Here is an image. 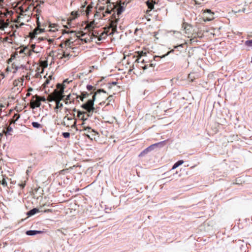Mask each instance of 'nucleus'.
Here are the masks:
<instances>
[{
    "label": "nucleus",
    "mask_w": 252,
    "mask_h": 252,
    "mask_svg": "<svg viewBox=\"0 0 252 252\" xmlns=\"http://www.w3.org/2000/svg\"><path fill=\"white\" fill-rule=\"evenodd\" d=\"M63 34H70L71 35H73L74 36V38H73L71 36L66 39L63 44L62 43L61 44V46L63 48V45H64V46L66 47L67 50H73L74 49H76V47H72V46L73 45L74 41H75V37H78V35H76L75 32L73 31L64 30L63 31Z\"/></svg>",
    "instance_id": "obj_1"
},
{
    "label": "nucleus",
    "mask_w": 252,
    "mask_h": 252,
    "mask_svg": "<svg viewBox=\"0 0 252 252\" xmlns=\"http://www.w3.org/2000/svg\"><path fill=\"white\" fill-rule=\"evenodd\" d=\"M166 140L161 141L158 143H156L155 144H153L149 147H148L147 148L144 149L142 152H141V153L139 155V157H143L148 154L149 152L152 151L155 148H161L163 147L165 144Z\"/></svg>",
    "instance_id": "obj_2"
},
{
    "label": "nucleus",
    "mask_w": 252,
    "mask_h": 252,
    "mask_svg": "<svg viewBox=\"0 0 252 252\" xmlns=\"http://www.w3.org/2000/svg\"><path fill=\"white\" fill-rule=\"evenodd\" d=\"M81 107L88 112L89 114L87 115L88 117H90L91 115L90 114L93 113L95 109L94 107V103L93 102V101H89V100L86 103L82 104L81 105Z\"/></svg>",
    "instance_id": "obj_3"
},
{
    "label": "nucleus",
    "mask_w": 252,
    "mask_h": 252,
    "mask_svg": "<svg viewBox=\"0 0 252 252\" xmlns=\"http://www.w3.org/2000/svg\"><path fill=\"white\" fill-rule=\"evenodd\" d=\"M64 87H63L62 88H61V90L60 92H58L57 90H55L54 94L51 96V99L50 100V101L53 100H59L60 98L62 97V99L63 98L64 95H63L64 92Z\"/></svg>",
    "instance_id": "obj_4"
},
{
    "label": "nucleus",
    "mask_w": 252,
    "mask_h": 252,
    "mask_svg": "<svg viewBox=\"0 0 252 252\" xmlns=\"http://www.w3.org/2000/svg\"><path fill=\"white\" fill-rule=\"evenodd\" d=\"M204 13L207 15L204 21H210L214 19V13L212 12L211 10L207 9L204 11Z\"/></svg>",
    "instance_id": "obj_5"
},
{
    "label": "nucleus",
    "mask_w": 252,
    "mask_h": 252,
    "mask_svg": "<svg viewBox=\"0 0 252 252\" xmlns=\"http://www.w3.org/2000/svg\"><path fill=\"white\" fill-rule=\"evenodd\" d=\"M42 231L40 230H30L26 231V234L29 236H33L38 234L42 233Z\"/></svg>",
    "instance_id": "obj_6"
},
{
    "label": "nucleus",
    "mask_w": 252,
    "mask_h": 252,
    "mask_svg": "<svg viewBox=\"0 0 252 252\" xmlns=\"http://www.w3.org/2000/svg\"><path fill=\"white\" fill-rule=\"evenodd\" d=\"M125 3H123L120 6H118L117 9V14L119 16L121 15L125 10Z\"/></svg>",
    "instance_id": "obj_7"
},
{
    "label": "nucleus",
    "mask_w": 252,
    "mask_h": 252,
    "mask_svg": "<svg viewBox=\"0 0 252 252\" xmlns=\"http://www.w3.org/2000/svg\"><path fill=\"white\" fill-rule=\"evenodd\" d=\"M41 105V102H39L38 98H36L35 100H32L31 102V108L34 109L35 107H39Z\"/></svg>",
    "instance_id": "obj_8"
},
{
    "label": "nucleus",
    "mask_w": 252,
    "mask_h": 252,
    "mask_svg": "<svg viewBox=\"0 0 252 252\" xmlns=\"http://www.w3.org/2000/svg\"><path fill=\"white\" fill-rule=\"evenodd\" d=\"M9 25L8 22H5L3 19H0V30L4 31V29L7 28Z\"/></svg>",
    "instance_id": "obj_9"
},
{
    "label": "nucleus",
    "mask_w": 252,
    "mask_h": 252,
    "mask_svg": "<svg viewBox=\"0 0 252 252\" xmlns=\"http://www.w3.org/2000/svg\"><path fill=\"white\" fill-rule=\"evenodd\" d=\"M39 212V211L38 209H37L36 208H34L31 210L29 212H28L27 213V215L29 217H30V216L35 215V214H36L37 213H38Z\"/></svg>",
    "instance_id": "obj_10"
},
{
    "label": "nucleus",
    "mask_w": 252,
    "mask_h": 252,
    "mask_svg": "<svg viewBox=\"0 0 252 252\" xmlns=\"http://www.w3.org/2000/svg\"><path fill=\"white\" fill-rule=\"evenodd\" d=\"M156 3L155 1H154L153 0H148L146 2V4L148 7V8L151 10L153 9H154V4Z\"/></svg>",
    "instance_id": "obj_11"
},
{
    "label": "nucleus",
    "mask_w": 252,
    "mask_h": 252,
    "mask_svg": "<svg viewBox=\"0 0 252 252\" xmlns=\"http://www.w3.org/2000/svg\"><path fill=\"white\" fill-rule=\"evenodd\" d=\"M184 163V161L182 160H180L177 161L176 163H174L173 166H172L171 170H174L177 168L180 165H182Z\"/></svg>",
    "instance_id": "obj_12"
},
{
    "label": "nucleus",
    "mask_w": 252,
    "mask_h": 252,
    "mask_svg": "<svg viewBox=\"0 0 252 252\" xmlns=\"http://www.w3.org/2000/svg\"><path fill=\"white\" fill-rule=\"evenodd\" d=\"M72 80H69V79H65V80L63 81V85H61V84H58L57 85L58 88V89H60V88H62V87H64V84H65V83H70V82H72Z\"/></svg>",
    "instance_id": "obj_13"
},
{
    "label": "nucleus",
    "mask_w": 252,
    "mask_h": 252,
    "mask_svg": "<svg viewBox=\"0 0 252 252\" xmlns=\"http://www.w3.org/2000/svg\"><path fill=\"white\" fill-rule=\"evenodd\" d=\"M62 100V97L60 98L59 100H55L56 101V108H59L63 107V103H61V100Z\"/></svg>",
    "instance_id": "obj_14"
},
{
    "label": "nucleus",
    "mask_w": 252,
    "mask_h": 252,
    "mask_svg": "<svg viewBox=\"0 0 252 252\" xmlns=\"http://www.w3.org/2000/svg\"><path fill=\"white\" fill-rule=\"evenodd\" d=\"M32 125L34 128H39L42 127L41 125L36 122H32Z\"/></svg>",
    "instance_id": "obj_15"
},
{
    "label": "nucleus",
    "mask_w": 252,
    "mask_h": 252,
    "mask_svg": "<svg viewBox=\"0 0 252 252\" xmlns=\"http://www.w3.org/2000/svg\"><path fill=\"white\" fill-rule=\"evenodd\" d=\"M107 36V34L105 32H102L100 35L98 36V40L100 41L105 39Z\"/></svg>",
    "instance_id": "obj_16"
},
{
    "label": "nucleus",
    "mask_w": 252,
    "mask_h": 252,
    "mask_svg": "<svg viewBox=\"0 0 252 252\" xmlns=\"http://www.w3.org/2000/svg\"><path fill=\"white\" fill-rule=\"evenodd\" d=\"M44 32L43 29L36 28L34 30V33L35 34H38Z\"/></svg>",
    "instance_id": "obj_17"
},
{
    "label": "nucleus",
    "mask_w": 252,
    "mask_h": 252,
    "mask_svg": "<svg viewBox=\"0 0 252 252\" xmlns=\"http://www.w3.org/2000/svg\"><path fill=\"white\" fill-rule=\"evenodd\" d=\"M34 98H38V100H39L40 102L41 101H45L46 100V99L44 96L40 97L37 95H36L33 96V99Z\"/></svg>",
    "instance_id": "obj_18"
},
{
    "label": "nucleus",
    "mask_w": 252,
    "mask_h": 252,
    "mask_svg": "<svg viewBox=\"0 0 252 252\" xmlns=\"http://www.w3.org/2000/svg\"><path fill=\"white\" fill-rule=\"evenodd\" d=\"M71 16H73L72 19H74L79 16V14L78 13V11H72L71 13Z\"/></svg>",
    "instance_id": "obj_19"
},
{
    "label": "nucleus",
    "mask_w": 252,
    "mask_h": 252,
    "mask_svg": "<svg viewBox=\"0 0 252 252\" xmlns=\"http://www.w3.org/2000/svg\"><path fill=\"white\" fill-rule=\"evenodd\" d=\"M118 22V20H116L115 21H113L112 23L111 24V27L112 28V30L114 32L116 31L117 30V26L115 24Z\"/></svg>",
    "instance_id": "obj_20"
},
{
    "label": "nucleus",
    "mask_w": 252,
    "mask_h": 252,
    "mask_svg": "<svg viewBox=\"0 0 252 252\" xmlns=\"http://www.w3.org/2000/svg\"><path fill=\"white\" fill-rule=\"evenodd\" d=\"M245 44L248 47L252 48V39L246 40L245 42Z\"/></svg>",
    "instance_id": "obj_21"
},
{
    "label": "nucleus",
    "mask_w": 252,
    "mask_h": 252,
    "mask_svg": "<svg viewBox=\"0 0 252 252\" xmlns=\"http://www.w3.org/2000/svg\"><path fill=\"white\" fill-rule=\"evenodd\" d=\"M92 8V6L90 5L87 6V7H86V13L87 15H88L89 14Z\"/></svg>",
    "instance_id": "obj_22"
},
{
    "label": "nucleus",
    "mask_w": 252,
    "mask_h": 252,
    "mask_svg": "<svg viewBox=\"0 0 252 252\" xmlns=\"http://www.w3.org/2000/svg\"><path fill=\"white\" fill-rule=\"evenodd\" d=\"M0 184L4 187H5L7 186V182H6V180L3 177H2L1 181L0 180Z\"/></svg>",
    "instance_id": "obj_23"
},
{
    "label": "nucleus",
    "mask_w": 252,
    "mask_h": 252,
    "mask_svg": "<svg viewBox=\"0 0 252 252\" xmlns=\"http://www.w3.org/2000/svg\"><path fill=\"white\" fill-rule=\"evenodd\" d=\"M12 66H13V68H15L16 70H18L20 68H22V69L24 68V66H23V65H21L20 66H16V65L12 64Z\"/></svg>",
    "instance_id": "obj_24"
},
{
    "label": "nucleus",
    "mask_w": 252,
    "mask_h": 252,
    "mask_svg": "<svg viewBox=\"0 0 252 252\" xmlns=\"http://www.w3.org/2000/svg\"><path fill=\"white\" fill-rule=\"evenodd\" d=\"M62 135L64 138H69L70 136V133H69L68 132H63Z\"/></svg>",
    "instance_id": "obj_25"
},
{
    "label": "nucleus",
    "mask_w": 252,
    "mask_h": 252,
    "mask_svg": "<svg viewBox=\"0 0 252 252\" xmlns=\"http://www.w3.org/2000/svg\"><path fill=\"white\" fill-rule=\"evenodd\" d=\"M73 95H76V98H80L81 100V101H83L84 100V99L85 98H86V96H82L81 95L80 96V95H76V94H73Z\"/></svg>",
    "instance_id": "obj_26"
},
{
    "label": "nucleus",
    "mask_w": 252,
    "mask_h": 252,
    "mask_svg": "<svg viewBox=\"0 0 252 252\" xmlns=\"http://www.w3.org/2000/svg\"><path fill=\"white\" fill-rule=\"evenodd\" d=\"M19 118H20V115H19L15 114L14 116V117H13V119H15V120H14L13 123H15L16 121H18V120L19 119Z\"/></svg>",
    "instance_id": "obj_27"
},
{
    "label": "nucleus",
    "mask_w": 252,
    "mask_h": 252,
    "mask_svg": "<svg viewBox=\"0 0 252 252\" xmlns=\"http://www.w3.org/2000/svg\"><path fill=\"white\" fill-rule=\"evenodd\" d=\"M80 119L81 120H82L83 122H84L85 121L87 120L88 119L87 118H85V114H83L81 118H80ZM84 124V123L83 122V123L82 124V125H83Z\"/></svg>",
    "instance_id": "obj_28"
},
{
    "label": "nucleus",
    "mask_w": 252,
    "mask_h": 252,
    "mask_svg": "<svg viewBox=\"0 0 252 252\" xmlns=\"http://www.w3.org/2000/svg\"><path fill=\"white\" fill-rule=\"evenodd\" d=\"M77 113H78V117L79 118H81V116L83 114H85V113H86L85 112H81V111H78Z\"/></svg>",
    "instance_id": "obj_29"
},
{
    "label": "nucleus",
    "mask_w": 252,
    "mask_h": 252,
    "mask_svg": "<svg viewBox=\"0 0 252 252\" xmlns=\"http://www.w3.org/2000/svg\"><path fill=\"white\" fill-rule=\"evenodd\" d=\"M71 95L70 94H68L66 96V100H70L71 99L73 100L74 99V98H71Z\"/></svg>",
    "instance_id": "obj_30"
},
{
    "label": "nucleus",
    "mask_w": 252,
    "mask_h": 252,
    "mask_svg": "<svg viewBox=\"0 0 252 252\" xmlns=\"http://www.w3.org/2000/svg\"><path fill=\"white\" fill-rule=\"evenodd\" d=\"M184 45H185V44H180L179 45L174 46V48L179 49V48H183V46Z\"/></svg>",
    "instance_id": "obj_31"
},
{
    "label": "nucleus",
    "mask_w": 252,
    "mask_h": 252,
    "mask_svg": "<svg viewBox=\"0 0 252 252\" xmlns=\"http://www.w3.org/2000/svg\"><path fill=\"white\" fill-rule=\"evenodd\" d=\"M70 56H71L70 54H69V53L66 54L65 52L63 53V57L64 58H69Z\"/></svg>",
    "instance_id": "obj_32"
},
{
    "label": "nucleus",
    "mask_w": 252,
    "mask_h": 252,
    "mask_svg": "<svg viewBox=\"0 0 252 252\" xmlns=\"http://www.w3.org/2000/svg\"><path fill=\"white\" fill-rule=\"evenodd\" d=\"M93 86L91 85H88L87 86V89L88 91H91L93 89Z\"/></svg>",
    "instance_id": "obj_33"
},
{
    "label": "nucleus",
    "mask_w": 252,
    "mask_h": 252,
    "mask_svg": "<svg viewBox=\"0 0 252 252\" xmlns=\"http://www.w3.org/2000/svg\"><path fill=\"white\" fill-rule=\"evenodd\" d=\"M97 93H96L94 94L93 95V98L92 99H89V101H93V102L94 103V101L95 99V95Z\"/></svg>",
    "instance_id": "obj_34"
},
{
    "label": "nucleus",
    "mask_w": 252,
    "mask_h": 252,
    "mask_svg": "<svg viewBox=\"0 0 252 252\" xmlns=\"http://www.w3.org/2000/svg\"><path fill=\"white\" fill-rule=\"evenodd\" d=\"M81 95L82 96H86V97H88L89 95V94H88L86 92H83L81 94Z\"/></svg>",
    "instance_id": "obj_35"
},
{
    "label": "nucleus",
    "mask_w": 252,
    "mask_h": 252,
    "mask_svg": "<svg viewBox=\"0 0 252 252\" xmlns=\"http://www.w3.org/2000/svg\"><path fill=\"white\" fill-rule=\"evenodd\" d=\"M12 130V128L11 127H10V126L8 127L7 130V132H6L5 134L7 135L9 133V132H10Z\"/></svg>",
    "instance_id": "obj_36"
},
{
    "label": "nucleus",
    "mask_w": 252,
    "mask_h": 252,
    "mask_svg": "<svg viewBox=\"0 0 252 252\" xmlns=\"http://www.w3.org/2000/svg\"><path fill=\"white\" fill-rule=\"evenodd\" d=\"M136 62H137V63H144V60H142L141 61V59L140 58H138L136 60Z\"/></svg>",
    "instance_id": "obj_37"
},
{
    "label": "nucleus",
    "mask_w": 252,
    "mask_h": 252,
    "mask_svg": "<svg viewBox=\"0 0 252 252\" xmlns=\"http://www.w3.org/2000/svg\"><path fill=\"white\" fill-rule=\"evenodd\" d=\"M173 52V50L170 51V52H168L167 54H165L164 55H163L161 58H164L167 56H168L170 53L171 52Z\"/></svg>",
    "instance_id": "obj_38"
},
{
    "label": "nucleus",
    "mask_w": 252,
    "mask_h": 252,
    "mask_svg": "<svg viewBox=\"0 0 252 252\" xmlns=\"http://www.w3.org/2000/svg\"><path fill=\"white\" fill-rule=\"evenodd\" d=\"M111 12V10H110L109 9H107L105 11V14H110Z\"/></svg>",
    "instance_id": "obj_39"
},
{
    "label": "nucleus",
    "mask_w": 252,
    "mask_h": 252,
    "mask_svg": "<svg viewBox=\"0 0 252 252\" xmlns=\"http://www.w3.org/2000/svg\"><path fill=\"white\" fill-rule=\"evenodd\" d=\"M245 11H246V8H243L242 10H241V11H242L243 12H245ZM240 11H241L240 10L236 11L235 13H237V12H239Z\"/></svg>",
    "instance_id": "obj_40"
},
{
    "label": "nucleus",
    "mask_w": 252,
    "mask_h": 252,
    "mask_svg": "<svg viewBox=\"0 0 252 252\" xmlns=\"http://www.w3.org/2000/svg\"><path fill=\"white\" fill-rule=\"evenodd\" d=\"M50 27L51 28V29L49 30L50 31L54 32H55L56 30L54 29H52V28H54V27H52L51 26H50Z\"/></svg>",
    "instance_id": "obj_41"
},
{
    "label": "nucleus",
    "mask_w": 252,
    "mask_h": 252,
    "mask_svg": "<svg viewBox=\"0 0 252 252\" xmlns=\"http://www.w3.org/2000/svg\"><path fill=\"white\" fill-rule=\"evenodd\" d=\"M19 186L23 189L25 187V184H19Z\"/></svg>",
    "instance_id": "obj_42"
},
{
    "label": "nucleus",
    "mask_w": 252,
    "mask_h": 252,
    "mask_svg": "<svg viewBox=\"0 0 252 252\" xmlns=\"http://www.w3.org/2000/svg\"><path fill=\"white\" fill-rule=\"evenodd\" d=\"M14 26L16 28V29H18L20 27L19 25H14V26H12V28L14 27Z\"/></svg>",
    "instance_id": "obj_43"
},
{
    "label": "nucleus",
    "mask_w": 252,
    "mask_h": 252,
    "mask_svg": "<svg viewBox=\"0 0 252 252\" xmlns=\"http://www.w3.org/2000/svg\"><path fill=\"white\" fill-rule=\"evenodd\" d=\"M103 92V93H106L105 91H104L103 90H101V89H100V90H99L97 91V93H100V92Z\"/></svg>",
    "instance_id": "obj_44"
},
{
    "label": "nucleus",
    "mask_w": 252,
    "mask_h": 252,
    "mask_svg": "<svg viewBox=\"0 0 252 252\" xmlns=\"http://www.w3.org/2000/svg\"><path fill=\"white\" fill-rule=\"evenodd\" d=\"M20 18H21V16H19L18 17L17 20L15 22H20L19 20H20Z\"/></svg>",
    "instance_id": "obj_45"
},
{
    "label": "nucleus",
    "mask_w": 252,
    "mask_h": 252,
    "mask_svg": "<svg viewBox=\"0 0 252 252\" xmlns=\"http://www.w3.org/2000/svg\"><path fill=\"white\" fill-rule=\"evenodd\" d=\"M108 99L109 100V101H111L112 99V96H109L108 97Z\"/></svg>",
    "instance_id": "obj_46"
},
{
    "label": "nucleus",
    "mask_w": 252,
    "mask_h": 252,
    "mask_svg": "<svg viewBox=\"0 0 252 252\" xmlns=\"http://www.w3.org/2000/svg\"><path fill=\"white\" fill-rule=\"evenodd\" d=\"M91 129V127H89V126H88V127H86L84 128V130H87V129Z\"/></svg>",
    "instance_id": "obj_47"
},
{
    "label": "nucleus",
    "mask_w": 252,
    "mask_h": 252,
    "mask_svg": "<svg viewBox=\"0 0 252 252\" xmlns=\"http://www.w3.org/2000/svg\"><path fill=\"white\" fill-rule=\"evenodd\" d=\"M93 22H91V23H90L89 24V26L90 27H92L93 26Z\"/></svg>",
    "instance_id": "obj_48"
},
{
    "label": "nucleus",
    "mask_w": 252,
    "mask_h": 252,
    "mask_svg": "<svg viewBox=\"0 0 252 252\" xmlns=\"http://www.w3.org/2000/svg\"><path fill=\"white\" fill-rule=\"evenodd\" d=\"M49 83V80L47 79L45 82V84H48Z\"/></svg>",
    "instance_id": "obj_49"
},
{
    "label": "nucleus",
    "mask_w": 252,
    "mask_h": 252,
    "mask_svg": "<svg viewBox=\"0 0 252 252\" xmlns=\"http://www.w3.org/2000/svg\"><path fill=\"white\" fill-rule=\"evenodd\" d=\"M117 84V82H112L111 83V84L112 85H116Z\"/></svg>",
    "instance_id": "obj_50"
},
{
    "label": "nucleus",
    "mask_w": 252,
    "mask_h": 252,
    "mask_svg": "<svg viewBox=\"0 0 252 252\" xmlns=\"http://www.w3.org/2000/svg\"><path fill=\"white\" fill-rule=\"evenodd\" d=\"M24 25V23H21L20 24L19 26H20V27H21L22 26H23V25Z\"/></svg>",
    "instance_id": "obj_51"
},
{
    "label": "nucleus",
    "mask_w": 252,
    "mask_h": 252,
    "mask_svg": "<svg viewBox=\"0 0 252 252\" xmlns=\"http://www.w3.org/2000/svg\"><path fill=\"white\" fill-rule=\"evenodd\" d=\"M67 120H72V118H67Z\"/></svg>",
    "instance_id": "obj_52"
},
{
    "label": "nucleus",
    "mask_w": 252,
    "mask_h": 252,
    "mask_svg": "<svg viewBox=\"0 0 252 252\" xmlns=\"http://www.w3.org/2000/svg\"><path fill=\"white\" fill-rule=\"evenodd\" d=\"M21 82H22V83H23V81H24V79H23V77H22V78H21Z\"/></svg>",
    "instance_id": "obj_53"
},
{
    "label": "nucleus",
    "mask_w": 252,
    "mask_h": 252,
    "mask_svg": "<svg viewBox=\"0 0 252 252\" xmlns=\"http://www.w3.org/2000/svg\"><path fill=\"white\" fill-rule=\"evenodd\" d=\"M73 111L74 112L76 111V108H74V109H73Z\"/></svg>",
    "instance_id": "obj_54"
},
{
    "label": "nucleus",
    "mask_w": 252,
    "mask_h": 252,
    "mask_svg": "<svg viewBox=\"0 0 252 252\" xmlns=\"http://www.w3.org/2000/svg\"><path fill=\"white\" fill-rule=\"evenodd\" d=\"M26 77L27 79H28H28H30V77H29V76H28V75H27V76H26Z\"/></svg>",
    "instance_id": "obj_55"
},
{
    "label": "nucleus",
    "mask_w": 252,
    "mask_h": 252,
    "mask_svg": "<svg viewBox=\"0 0 252 252\" xmlns=\"http://www.w3.org/2000/svg\"><path fill=\"white\" fill-rule=\"evenodd\" d=\"M26 77L27 79H28H28H30V77H29V76H28V75H27V76H26Z\"/></svg>",
    "instance_id": "obj_56"
},
{
    "label": "nucleus",
    "mask_w": 252,
    "mask_h": 252,
    "mask_svg": "<svg viewBox=\"0 0 252 252\" xmlns=\"http://www.w3.org/2000/svg\"><path fill=\"white\" fill-rule=\"evenodd\" d=\"M30 95V93H28V94H27V96H29Z\"/></svg>",
    "instance_id": "obj_57"
},
{
    "label": "nucleus",
    "mask_w": 252,
    "mask_h": 252,
    "mask_svg": "<svg viewBox=\"0 0 252 252\" xmlns=\"http://www.w3.org/2000/svg\"><path fill=\"white\" fill-rule=\"evenodd\" d=\"M76 49H77V47H76ZM75 49H74L72 50L73 52L76 51V50H75Z\"/></svg>",
    "instance_id": "obj_58"
},
{
    "label": "nucleus",
    "mask_w": 252,
    "mask_h": 252,
    "mask_svg": "<svg viewBox=\"0 0 252 252\" xmlns=\"http://www.w3.org/2000/svg\"><path fill=\"white\" fill-rule=\"evenodd\" d=\"M146 68V66H145L144 67V69H145Z\"/></svg>",
    "instance_id": "obj_59"
}]
</instances>
